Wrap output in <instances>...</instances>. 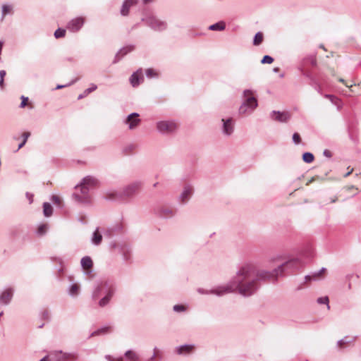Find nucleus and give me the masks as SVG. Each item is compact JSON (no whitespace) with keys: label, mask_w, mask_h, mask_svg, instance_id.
Wrapping results in <instances>:
<instances>
[{"label":"nucleus","mask_w":361,"mask_h":361,"mask_svg":"<svg viewBox=\"0 0 361 361\" xmlns=\"http://www.w3.org/2000/svg\"><path fill=\"white\" fill-rule=\"evenodd\" d=\"M302 267L303 264L298 259L286 261L272 271L258 269L252 264H245L227 284V292L236 291L243 296H250L256 293L262 283H275L286 273L293 272Z\"/></svg>","instance_id":"1"},{"label":"nucleus","mask_w":361,"mask_h":361,"mask_svg":"<svg viewBox=\"0 0 361 361\" xmlns=\"http://www.w3.org/2000/svg\"><path fill=\"white\" fill-rule=\"evenodd\" d=\"M258 103L254 93L250 90H245L243 92V102L239 108L240 114H250L257 106Z\"/></svg>","instance_id":"2"},{"label":"nucleus","mask_w":361,"mask_h":361,"mask_svg":"<svg viewBox=\"0 0 361 361\" xmlns=\"http://www.w3.org/2000/svg\"><path fill=\"white\" fill-rule=\"evenodd\" d=\"M97 180L92 176H87L83 178L80 185L76 186L75 189L80 188L81 194L75 193V199L80 202H87L88 201L87 192L89 188L94 187L97 185Z\"/></svg>","instance_id":"3"},{"label":"nucleus","mask_w":361,"mask_h":361,"mask_svg":"<svg viewBox=\"0 0 361 361\" xmlns=\"http://www.w3.org/2000/svg\"><path fill=\"white\" fill-rule=\"evenodd\" d=\"M158 130L162 133H171L178 128V125L172 121H161L157 125Z\"/></svg>","instance_id":"4"},{"label":"nucleus","mask_w":361,"mask_h":361,"mask_svg":"<svg viewBox=\"0 0 361 361\" xmlns=\"http://www.w3.org/2000/svg\"><path fill=\"white\" fill-rule=\"evenodd\" d=\"M85 23V18L82 17H78L71 20L68 25L67 28L72 32L78 31Z\"/></svg>","instance_id":"5"},{"label":"nucleus","mask_w":361,"mask_h":361,"mask_svg":"<svg viewBox=\"0 0 361 361\" xmlns=\"http://www.w3.org/2000/svg\"><path fill=\"white\" fill-rule=\"evenodd\" d=\"M271 116L272 119L279 122H287L290 118V114L288 111H273Z\"/></svg>","instance_id":"6"},{"label":"nucleus","mask_w":361,"mask_h":361,"mask_svg":"<svg viewBox=\"0 0 361 361\" xmlns=\"http://www.w3.org/2000/svg\"><path fill=\"white\" fill-rule=\"evenodd\" d=\"M138 117L139 115L136 113L131 114L127 117L126 123L128 125L129 129L133 130L138 126L140 123V120Z\"/></svg>","instance_id":"7"},{"label":"nucleus","mask_w":361,"mask_h":361,"mask_svg":"<svg viewBox=\"0 0 361 361\" xmlns=\"http://www.w3.org/2000/svg\"><path fill=\"white\" fill-rule=\"evenodd\" d=\"M140 80H143L142 69L137 70L130 78V83L133 87H136L140 84Z\"/></svg>","instance_id":"8"},{"label":"nucleus","mask_w":361,"mask_h":361,"mask_svg":"<svg viewBox=\"0 0 361 361\" xmlns=\"http://www.w3.org/2000/svg\"><path fill=\"white\" fill-rule=\"evenodd\" d=\"M13 296V292L11 289H6L0 295V302L2 304L6 305L11 300Z\"/></svg>","instance_id":"9"},{"label":"nucleus","mask_w":361,"mask_h":361,"mask_svg":"<svg viewBox=\"0 0 361 361\" xmlns=\"http://www.w3.org/2000/svg\"><path fill=\"white\" fill-rule=\"evenodd\" d=\"M140 188V184L133 183L132 185H128L123 190V195L126 197H130L133 195L135 192H137Z\"/></svg>","instance_id":"10"},{"label":"nucleus","mask_w":361,"mask_h":361,"mask_svg":"<svg viewBox=\"0 0 361 361\" xmlns=\"http://www.w3.org/2000/svg\"><path fill=\"white\" fill-rule=\"evenodd\" d=\"M137 0H126L121 8V13L123 16H127L129 13V8L131 6L135 5Z\"/></svg>","instance_id":"11"},{"label":"nucleus","mask_w":361,"mask_h":361,"mask_svg":"<svg viewBox=\"0 0 361 361\" xmlns=\"http://www.w3.org/2000/svg\"><path fill=\"white\" fill-rule=\"evenodd\" d=\"M114 294V289L111 287L109 288L108 293L105 297H104L99 302L100 307H104L109 303L111 298Z\"/></svg>","instance_id":"12"},{"label":"nucleus","mask_w":361,"mask_h":361,"mask_svg":"<svg viewBox=\"0 0 361 361\" xmlns=\"http://www.w3.org/2000/svg\"><path fill=\"white\" fill-rule=\"evenodd\" d=\"M81 265L85 271H87V272L90 271V270L92 267V265H93L92 259L89 257H83L81 259Z\"/></svg>","instance_id":"13"},{"label":"nucleus","mask_w":361,"mask_h":361,"mask_svg":"<svg viewBox=\"0 0 361 361\" xmlns=\"http://www.w3.org/2000/svg\"><path fill=\"white\" fill-rule=\"evenodd\" d=\"M195 346L192 345H185L178 348L177 352L180 355H188L193 352Z\"/></svg>","instance_id":"14"},{"label":"nucleus","mask_w":361,"mask_h":361,"mask_svg":"<svg viewBox=\"0 0 361 361\" xmlns=\"http://www.w3.org/2000/svg\"><path fill=\"white\" fill-rule=\"evenodd\" d=\"M54 355L57 356V359L54 357V355H51L50 357L46 356L40 361H61V360L65 359L66 355L62 353V352L56 353Z\"/></svg>","instance_id":"15"},{"label":"nucleus","mask_w":361,"mask_h":361,"mask_svg":"<svg viewBox=\"0 0 361 361\" xmlns=\"http://www.w3.org/2000/svg\"><path fill=\"white\" fill-rule=\"evenodd\" d=\"M192 194V188L190 187H187L185 188L182 195H181V201L182 202H186L190 196Z\"/></svg>","instance_id":"16"},{"label":"nucleus","mask_w":361,"mask_h":361,"mask_svg":"<svg viewBox=\"0 0 361 361\" xmlns=\"http://www.w3.org/2000/svg\"><path fill=\"white\" fill-rule=\"evenodd\" d=\"M326 271L325 268H322L319 271L313 273L312 275H307L305 276V280L310 281L311 279L317 280L319 279V277L322 275L323 272Z\"/></svg>","instance_id":"17"},{"label":"nucleus","mask_w":361,"mask_h":361,"mask_svg":"<svg viewBox=\"0 0 361 361\" xmlns=\"http://www.w3.org/2000/svg\"><path fill=\"white\" fill-rule=\"evenodd\" d=\"M151 24L154 28L157 29V30H161V29H164L166 27V24L160 21L158 19H155V18L152 20Z\"/></svg>","instance_id":"18"},{"label":"nucleus","mask_w":361,"mask_h":361,"mask_svg":"<svg viewBox=\"0 0 361 361\" xmlns=\"http://www.w3.org/2000/svg\"><path fill=\"white\" fill-rule=\"evenodd\" d=\"M111 331V326H106L104 328H102L100 329H98L97 331H94L92 333L91 336H96L101 334H105L107 333H109Z\"/></svg>","instance_id":"19"},{"label":"nucleus","mask_w":361,"mask_h":361,"mask_svg":"<svg viewBox=\"0 0 361 361\" xmlns=\"http://www.w3.org/2000/svg\"><path fill=\"white\" fill-rule=\"evenodd\" d=\"M43 212L44 216H50L53 212V208L49 203L45 202L43 205Z\"/></svg>","instance_id":"20"},{"label":"nucleus","mask_w":361,"mask_h":361,"mask_svg":"<svg viewBox=\"0 0 361 361\" xmlns=\"http://www.w3.org/2000/svg\"><path fill=\"white\" fill-rule=\"evenodd\" d=\"M225 28V23L224 21L219 22L209 26V29L211 30H223Z\"/></svg>","instance_id":"21"},{"label":"nucleus","mask_w":361,"mask_h":361,"mask_svg":"<svg viewBox=\"0 0 361 361\" xmlns=\"http://www.w3.org/2000/svg\"><path fill=\"white\" fill-rule=\"evenodd\" d=\"M324 97L329 99L336 106H339L341 105V100L333 94H324Z\"/></svg>","instance_id":"22"},{"label":"nucleus","mask_w":361,"mask_h":361,"mask_svg":"<svg viewBox=\"0 0 361 361\" xmlns=\"http://www.w3.org/2000/svg\"><path fill=\"white\" fill-rule=\"evenodd\" d=\"M102 240V236L98 230H96L93 234L92 242L95 245H99Z\"/></svg>","instance_id":"23"},{"label":"nucleus","mask_w":361,"mask_h":361,"mask_svg":"<svg viewBox=\"0 0 361 361\" xmlns=\"http://www.w3.org/2000/svg\"><path fill=\"white\" fill-rule=\"evenodd\" d=\"M30 136V132H24L21 137L23 138V140H21V143L19 144L18 145V147L16 151H18V149H20V148H22L26 143L28 137Z\"/></svg>","instance_id":"24"},{"label":"nucleus","mask_w":361,"mask_h":361,"mask_svg":"<svg viewBox=\"0 0 361 361\" xmlns=\"http://www.w3.org/2000/svg\"><path fill=\"white\" fill-rule=\"evenodd\" d=\"M12 10H13V8L10 5H3L2 6V20H4V17L6 15H7L8 13H12Z\"/></svg>","instance_id":"25"},{"label":"nucleus","mask_w":361,"mask_h":361,"mask_svg":"<svg viewBox=\"0 0 361 361\" xmlns=\"http://www.w3.org/2000/svg\"><path fill=\"white\" fill-rule=\"evenodd\" d=\"M263 41V35L260 32L255 34L253 44L254 45H259Z\"/></svg>","instance_id":"26"},{"label":"nucleus","mask_w":361,"mask_h":361,"mask_svg":"<svg viewBox=\"0 0 361 361\" xmlns=\"http://www.w3.org/2000/svg\"><path fill=\"white\" fill-rule=\"evenodd\" d=\"M302 159L306 163H311L314 160V155L311 152H305L302 154Z\"/></svg>","instance_id":"27"},{"label":"nucleus","mask_w":361,"mask_h":361,"mask_svg":"<svg viewBox=\"0 0 361 361\" xmlns=\"http://www.w3.org/2000/svg\"><path fill=\"white\" fill-rule=\"evenodd\" d=\"M21 99H22V102L20 104L21 108H25L27 106H29L30 109L32 108V105L31 103H29L27 97L22 96Z\"/></svg>","instance_id":"28"},{"label":"nucleus","mask_w":361,"mask_h":361,"mask_svg":"<svg viewBox=\"0 0 361 361\" xmlns=\"http://www.w3.org/2000/svg\"><path fill=\"white\" fill-rule=\"evenodd\" d=\"M233 132V123L231 118H227V135Z\"/></svg>","instance_id":"29"},{"label":"nucleus","mask_w":361,"mask_h":361,"mask_svg":"<svg viewBox=\"0 0 361 361\" xmlns=\"http://www.w3.org/2000/svg\"><path fill=\"white\" fill-rule=\"evenodd\" d=\"M66 30L64 29L59 28L54 32V37L58 39L63 37L66 35Z\"/></svg>","instance_id":"30"},{"label":"nucleus","mask_w":361,"mask_h":361,"mask_svg":"<svg viewBox=\"0 0 361 361\" xmlns=\"http://www.w3.org/2000/svg\"><path fill=\"white\" fill-rule=\"evenodd\" d=\"M126 356L128 359L130 360L131 361H137V355L134 352L130 350L126 352Z\"/></svg>","instance_id":"31"},{"label":"nucleus","mask_w":361,"mask_h":361,"mask_svg":"<svg viewBox=\"0 0 361 361\" xmlns=\"http://www.w3.org/2000/svg\"><path fill=\"white\" fill-rule=\"evenodd\" d=\"M80 290V286L78 284H73L70 288V293L73 295H76L78 294Z\"/></svg>","instance_id":"32"},{"label":"nucleus","mask_w":361,"mask_h":361,"mask_svg":"<svg viewBox=\"0 0 361 361\" xmlns=\"http://www.w3.org/2000/svg\"><path fill=\"white\" fill-rule=\"evenodd\" d=\"M97 89V85H92L90 87L87 88V90H85L83 92V94L82 95H80L79 96V99L85 97V96H87L88 94H90V92L94 91L95 90Z\"/></svg>","instance_id":"33"},{"label":"nucleus","mask_w":361,"mask_h":361,"mask_svg":"<svg viewBox=\"0 0 361 361\" xmlns=\"http://www.w3.org/2000/svg\"><path fill=\"white\" fill-rule=\"evenodd\" d=\"M47 228H48V225L44 224H42L40 225L38 228H37V233L39 235H44L47 231Z\"/></svg>","instance_id":"34"},{"label":"nucleus","mask_w":361,"mask_h":361,"mask_svg":"<svg viewBox=\"0 0 361 361\" xmlns=\"http://www.w3.org/2000/svg\"><path fill=\"white\" fill-rule=\"evenodd\" d=\"M161 357V351L158 348L154 349V355L149 359V361H154L156 359H159Z\"/></svg>","instance_id":"35"},{"label":"nucleus","mask_w":361,"mask_h":361,"mask_svg":"<svg viewBox=\"0 0 361 361\" xmlns=\"http://www.w3.org/2000/svg\"><path fill=\"white\" fill-rule=\"evenodd\" d=\"M317 302L319 304H326L327 308H330V306L329 305V298L327 296L319 298L317 299Z\"/></svg>","instance_id":"36"},{"label":"nucleus","mask_w":361,"mask_h":361,"mask_svg":"<svg viewBox=\"0 0 361 361\" xmlns=\"http://www.w3.org/2000/svg\"><path fill=\"white\" fill-rule=\"evenodd\" d=\"M146 75L148 78H151L158 75V73L152 68H148L146 70Z\"/></svg>","instance_id":"37"},{"label":"nucleus","mask_w":361,"mask_h":361,"mask_svg":"<svg viewBox=\"0 0 361 361\" xmlns=\"http://www.w3.org/2000/svg\"><path fill=\"white\" fill-rule=\"evenodd\" d=\"M273 61H274V59H273L271 56H269V55H265V56L262 58V61H261V63H263V64H264V63H269V64H270V63H271Z\"/></svg>","instance_id":"38"},{"label":"nucleus","mask_w":361,"mask_h":361,"mask_svg":"<svg viewBox=\"0 0 361 361\" xmlns=\"http://www.w3.org/2000/svg\"><path fill=\"white\" fill-rule=\"evenodd\" d=\"M350 342V340H348V337H345L341 340H339L338 342H337V345L339 347V348H343V345L344 344H347V343H349Z\"/></svg>","instance_id":"39"},{"label":"nucleus","mask_w":361,"mask_h":361,"mask_svg":"<svg viewBox=\"0 0 361 361\" xmlns=\"http://www.w3.org/2000/svg\"><path fill=\"white\" fill-rule=\"evenodd\" d=\"M293 141L296 145H298L300 143V142H301L300 136L298 133H293Z\"/></svg>","instance_id":"40"},{"label":"nucleus","mask_w":361,"mask_h":361,"mask_svg":"<svg viewBox=\"0 0 361 361\" xmlns=\"http://www.w3.org/2000/svg\"><path fill=\"white\" fill-rule=\"evenodd\" d=\"M52 201L54 204H56L57 205H61V202H62L61 197L58 195H54L52 197Z\"/></svg>","instance_id":"41"},{"label":"nucleus","mask_w":361,"mask_h":361,"mask_svg":"<svg viewBox=\"0 0 361 361\" xmlns=\"http://www.w3.org/2000/svg\"><path fill=\"white\" fill-rule=\"evenodd\" d=\"M173 310L176 312H181L184 311L185 310V307L184 305H176L173 307Z\"/></svg>","instance_id":"42"},{"label":"nucleus","mask_w":361,"mask_h":361,"mask_svg":"<svg viewBox=\"0 0 361 361\" xmlns=\"http://www.w3.org/2000/svg\"><path fill=\"white\" fill-rule=\"evenodd\" d=\"M133 49L131 47H125L123 49H121L119 52L120 54L122 56L126 55L128 52L130 51Z\"/></svg>","instance_id":"43"},{"label":"nucleus","mask_w":361,"mask_h":361,"mask_svg":"<svg viewBox=\"0 0 361 361\" xmlns=\"http://www.w3.org/2000/svg\"><path fill=\"white\" fill-rule=\"evenodd\" d=\"M117 194L116 192H109L106 195V198L109 200L114 199Z\"/></svg>","instance_id":"44"},{"label":"nucleus","mask_w":361,"mask_h":361,"mask_svg":"<svg viewBox=\"0 0 361 361\" xmlns=\"http://www.w3.org/2000/svg\"><path fill=\"white\" fill-rule=\"evenodd\" d=\"M173 214V211L172 209H167L166 214H164L165 216H171Z\"/></svg>","instance_id":"45"},{"label":"nucleus","mask_w":361,"mask_h":361,"mask_svg":"<svg viewBox=\"0 0 361 361\" xmlns=\"http://www.w3.org/2000/svg\"><path fill=\"white\" fill-rule=\"evenodd\" d=\"M323 154H324V156H326V157H331V152H330V151H329V150H327V149H325V150L324 151V153H323Z\"/></svg>","instance_id":"46"},{"label":"nucleus","mask_w":361,"mask_h":361,"mask_svg":"<svg viewBox=\"0 0 361 361\" xmlns=\"http://www.w3.org/2000/svg\"><path fill=\"white\" fill-rule=\"evenodd\" d=\"M6 73L5 71L2 70L0 71V78H4L5 75H6Z\"/></svg>","instance_id":"47"},{"label":"nucleus","mask_w":361,"mask_h":361,"mask_svg":"<svg viewBox=\"0 0 361 361\" xmlns=\"http://www.w3.org/2000/svg\"><path fill=\"white\" fill-rule=\"evenodd\" d=\"M311 64L312 66H316L317 65V60H316V59L314 57H312L311 59Z\"/></svg>","instance_id":"48"},{"label":"nucleus","mask_w":361,"mask_h":361,"mask_svg":"<svg viewBox=\"0 0 361 361\" xmlns=\"http://www.w3.org/2000/svg\"><path fill=\"white\" fill-rule=\"evenodd\" d=\"M4 78H1L0 79V87H1V88L4 87Z\"/></svg>","instance_id":"49"},{"label":"nucleus","mask_w":361,"mask_h":361,"mask_svg":"<svg viewBox=\"0 0 361 361\" xmlns=\"http://www.w3.org/2000/svg\"><path fill=\"white\" fill-rule=\"evenodd\" d=\"M222 122H223L224 130H226V120L223 118Z\"/></svg>","instance_id":"50"},{"label":"nucleus","mask_w":361,"mask_h":361,"mask_svg":"<svg viewBox=\"0 0 361 361\" xmlns=\"http://www.w3.org/2000/svg\"><path fill=\"white\" fill-rule=\"evenodd\" d=\"M353 169H352L350 171H348L347 173H345L344 175L345 177H347L352 172H353Z\"/></svg>","instance_id":"51"},{"label":"nucleus","mask_w":361,"mask_h":361,"mask_svg":"<svg viewBox=\"0 0 361 361\" xmlns=\"http://www.w3.org/2000/svg\"><path fill=\"white\" fill-rule=\"evenodd\" d=\"M100 290V288L98 287L97 290H96V292L94 293V298H96L97 297V292Z\"/></svg>","instance_id":"52"},{"label":"nucleus","mask_w":361,"mask_h":361,"mask_svg":"<svg viewBox=\"0 0 361 361\" xmlns=\"http://www.w3.org/2000/svg\"><path fill=\"white\" fill-rule=\"evenodd\" d=\"M152 1V0H143L145 4H148V3L151 2Z\"/></svg>","instance_id":"53"},{"label":"nucleus","mask_w":361,"mask_h":361,"mask_svg":"<svg viewBox=\"0 0 361 361\" xmlns=\"http://www.w3.org/2000/svg\"><path fill=\"white\" fill-rule=\"evenodd\" d=\"M274 72H277V71H279V68H275L274 69Z\"/></svg>","instance_id":"54"},{"label":"nucleus","mask_w":361,"mask_h":361,"mask_svg":"<svg viewBox=\"0 0 361 361\" xmlns=\"http://www.w3.org/2000/svg\"><path fill=\"white\" fill-rule=\"evenodd\" d=\"M106 358L109 360V361H112L111 359V357L110 356H106Z\"/></svg>","instance_id":"55"},{"label":"nucleus","mask_w":361,"mask_h":361,"mask_svg":"<svg viewBox=\"0 0 361 361\" xmlns=\"http://www.w3.org/2000/svg\"><path fill=\"white\" fill-rule=\"evenodd\" d=\"M223 293H224V291H223V290H221L219 293H218V294H219V295H222V294H223Z\"/></svg>","instance_id":"56"},{"label":"nucleus","mask_w":361,"mask_h":361,"mask_svg":"<svg viewBox=\"0 0 361 361\" xmlns=\"http://www.w3.org/2000/svg\"><path fill=\"white\" fill-rule=\"evenodd\" d=\"M339 81L341 82H344V80L342 79V78L339 79Z\"/></svg>","instance_id":"57"},{"label":"nucleus","mask_w":361,"mask_h":361,"mask_svg":"<svg viewBox=\"0 0 361 361\" xmlns=\"http://www.w3.org/2000/svg\"><path fill=\"white\" fill-rule=\"evenodd\" d=\"M61 87H62V86L59 85V86L57 87V89H59V88H61Z\"/></svg>","instance_id":"58"},{"label":"nucleus","mask_w":361,"mask_h":361,"mask_svg":"<svg viewBox=\"0 0 361 361\" xmlns=\"http://www.w3.org/2000/svg\"><path fill=\"white\" fill-rule=\"evenodd\" d=\"M2 314H3V312H1L0 313V317L2 316Z\"/></svg>","instance_id":"59"},{"label":"nucleus","mask_w":361,"mask_h":361,"mask_svg":"<svg viewBox=\"0 0 361 361\" xmlns=\"http://www.w3.org/2000/svg\"><path fill=\"white\" fill-rule=\"evenodd\" d=\"M118 361H122L121 360H118Z\"/></svg>","instance_id":"60"}]
</instances>
